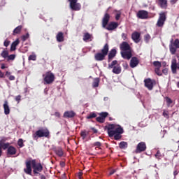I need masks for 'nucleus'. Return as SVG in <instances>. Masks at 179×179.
<instances>
[{"instance_id": "obj_34", "label": "nucleus", "mask_w": 179, "mask_h": 179, "mask_svg": "<svg viewBox=\"0 0 179 179\" xmlns=\"http://www.w3.org/2000/svg\"><path fill=\"white\" fill-rule=\"evenodd\" d=\"M99 115L101 116V117H102L106 121V118H107V117H108V113L102 112V113H99Z\"/></svg>"}, {"instance_id": "obj_18", "label": "nucleus", "mask_w": 179, "mask_h": 179, "mask_svg": "<svg viewBox=\"0 0 179 179\" xmlns=\"http://www.w3.org/2000/svg\"><path fill=\"white\" fill-rule=\"evenodd\" d=\"M3 108L4 110V114L6 115H9L10 114V108H9V102H8V101H4Z\"/></svg>"}, {"instance_id": "obj_33", "label": "nucleus", "mask_w": 179, "mask_h": 179, "mask_svg": "<svg viewBox=\"0 0 179 179\" xmlns=\"http://www.w3.org/2000/svg\"><path fill=\"white\" fill-rule=\"evenodd\" d=\"M8 55L9 52H8V50H3L1 53V57H2L3 58H8Z\"/></svg>"}, {"instance_id": "obj_43", "label": "nucleus", "mask_w": 179, "mask_h": 179, "mask_svg": "<svg viewBox=\"0 0 179 179\" xmlns=\"http://www.w3.org/2000/svg\"><path fill=\"white\" fill-rule=\"evenodd\" d=\"M10 145V144L9 143H4V144L1 146V149H3V150H6V149L8 150V148H9Z\"/></svg>"}, {"instance_id": "obj_32", "label": "nucleus", "mask_w": 179, "mask_h": 179, "mask_svg": "<svg viewBox=\"0 0 179 179\" xmlns=\"http://www.w3.org/2000/svg\"><path fill=\"white\" fill-rule=\"evenodd\" d=\"M97 114L94 112H91L87 117V120H92V118H96Z\"/></svg>"}, {"instance_id": "obj_12", "label": "nucleus", "mask_w": 179, "mask_h": 179, "mask_svg": "<svg viewBox=\"0 0 179 179\" xmlns=\"http://www.w3.org/2000/svg\"><path fill=\"white\" fill-rule=\"evenodd\" d=\"M31 161L29 160L25 162L26 168L24 169V172L25 174H27L28 176H32L31 175Z\"/></svg>"}, {"instance_id": "obj_56", "label": "nucleus", "mask_w": 179, "mask_h": 179, "mask_svg": "<svg viewBox=\"0 0 179 179\" xmlns=\"http://www.w3.org/2000/svg\"><path fill=\"white\" fill-rule=\"evenodd\" d=\"M163 115L165 118H169V113L164 111Z\"/></svg>"}, {"instance_id": "obj_36", "label": "nucleus", "mask_w": 179, "mask_h": 179, "mask_svg": "<svg viewBox=\"0 0 179 179\" xmlns=\"http://www.w3.org/2000/svg\"><path fill=\"white\" fill-rule=\"evenodd\" d=\"M154 66H156L157 68L161 69L162 68V62L159 61H155L153 62Z\"/></svg>"}, {"instance_id": "obj_52", "label": "nucleus", "mask_w": 179, "mask_h": 179, "mask_svg": "<svg viewBox=\"0 0 179 179\" xmlns=\"http://www.w3.org/2000/svg\"><path fill=\"white\" fill-rule=\"evenodd\" d=\"M122 38L124 41L127 40V38H128V35L125 33H122Z\"/></svg>"}, {"instance_id": "obj_4", "label": "nucleus", "mask_w": 179, "mask_h": 179, "mask_svg": "<svg viewBox=\"0 0 179 179\" xmlns=\"http://www.w3.org/2000/svg\"><path fill=\"white\" fill-rule=\"evenodd\" d=\"M108 69H113L112 72L115 75H120L122 71L121 65L118 64V61L117 60H113L111 64H109L108 66Z\"/></svg>"}, {"instance_id": "obj_42", "label": "nucleus", "mask_w": 179, "mask_h": 179, "mask_svg": "<svg viewBox=\"0 0 179 179\" xmlns=\"http://www.w3.org/2000/svg\"><path fill=\"white\" fill-rule=\"evenodd\" d=\"M36 55H31L28 57L29 61H36Z\"/></svg>"}, {"instance_id": "obj_5", "label": "nucleus", "mask_w": 179, "mask_h": 179, "mask_svg": "<svg viewBox=\"0 0 179 179\" xmlns=\"http://www.w3.org/2000/svg\"><path fill=\"white\" fill-rule=\"evenodd\" d=\"M44 85H52L55 80V76L51 71H47L43 74Z\"/></svg>"}, {"instance_id": "obj_1", "label": "nucleus", "mask_w": 179, "mask_h": 179, "mask_svg": "<svg viewBox=\"0 0 179 179\" xmlns=\"http://www.w3.org/2000/svg\"><path fill=\"white\" fill-rule=\"evenodd\" d=\"M115 124H110L105 127V129H107V132L110 138H113L114 136L115 141H120L121 138H122V134H124V129L119 126L115 128Z\"/></svg>"}, {"instance_id": "obj_29", "label": "nucleus", "mask_w": 179, "mask_h": 179, "mask_svg": "<svg viewBox=\"0 0 179 179\" xmlns=\"http://www.w3.org/2000/svg\"><path fill=\"white\" fill-rule=\"evenodd\" d=\"M119 148L120 149H127V148H128V143L124 141H121L119 143Z\"/></svg>"}, {"instance_id": "obj_44", "label": "nucleus", "mask_w": 179, "mask_h": 179, "mask_svg": "<svg viewBox=\"0 0 179 179\" xmlns=\"http://www.w3.org/2000/svg\"><path fill=\"white\" fill-rule=\"evenodd\" d=\"M8 61H13L15 59V58H16V55H10L8 56Z\"/></svg>"}, {"instance_id": "obj_11", "label": "nucleus", "mask_w": 179, "mask_h": 179, "mask_svg": "<svg viewBox=\"0 0 179 179\" xmlns=\"http://www.w3.org/2000/svg\"><path fill=\"white\" fill-rule=\"evenodd\" d=\"M69 7L71 10L78 11L82 9V5L80 3H78V1H74L73 3H69Z\"/></svg>"}, {"instance_id": "obj_23", "label": "nucleus", "mask_w": 179, "mask_h": 179, "mask_svg": "<svg viewBox=\"0 0 179 179\" xmlns=\"http://www.w3.org/2000/svg\"><path fill=\"white\" fill-rule=\"evenodd\" d=\"M76 115V113L73 110L64 112L63 117L64 118H73Z\"/></svg>"}, {"instance_id": "obj_22", "label": "nucleus", "mask_w": 179, "mask_h": 179, "mask_svg": "<svg viewBox=\"0 0 179 179\" xmlns=\"http://www.w3.org/2000/svg\"><path fill=\"white\" fill-rule=\"evenodd\" d=\"M16 148L10 145L7 149V156H13V155H16Z\"/></svg>"}, {"instance_id": "obj_51", "label": "nucleus", "mask_w": 179, "mask_h": 179, "mask_svg": "<svg viewBox=\"0 0 179 179\" xmlns=\"http://www.w3.org/2000/svg\"><path fill=\"white\" fill-rule=\"evenodd\" d=\"M118 13L115 15V20H120V17H121V11H117Z\"/></svg>"}, {"instance_id": "obj_64", "label": "nucleus", "mask_w": 179, "mask_h": 179, "mask_svg": "<svg viewBox=\"0 0 179 179\" xmlns=\"http://www.w3.org/2000/svg\"><path fill=\"white\" fill-rule=\"evenodd\" d=\"M60 166H61V167H65V162H60Z\"/></svg>"}, {"instance_id": "obj_27", "label": "nucleus", "mask_w": 179, "mask_h": 179, "mask_svg": "<svg viewBox=\"0 0 179 179\" xmlns=\"http://www.w3.org/2000/svg\"><path fill=\"white\" fill-rule=\"evenodd\" d=\"M22 29H23V26L20 25L17 27L13 31V36H16V34H20L22 32Z\"/></svg>"}, {"instance_id": "obj_19", "label": "nucleus", "mask_w": 179, "mask_h": 179, "mask_svg": "<svg viewBox=\"0 0 179 179\" xmlns=\"http://www.w3.org/2000/svg\"><path fill=\"white\" fill-rule=\"evenodd\" d=\"M139 64V59L136 57H131L130 60V66L131 68H136Z\"/></svg>"}, {"instance_id": "obj_3", "label": "nucleus", "mask_w": 179, "mask_h": 179, "mask_svg": "<svg viewBox=\"0 0 179 179\" xmlns=\"http://www.w3.org/2000/svg\"><path fill=\"white\" fill-rule=\"evenodd\" d=\"M108 43L104 45L103 48L101 49V52L95 54L94 58L96 61H104L106 57L108 55Z\"/></svg>"}, {"instance_id": "obj_48", "label": "nucleus", "mask_w": 179, "mask_h": 179, "mask_svg": "<svg viewBox=\"0 0 179 179\" xmlns=\"http://www.w3.org/2000/svg\"><path fill=\"white\" fill-rule=\"evenodd\" d=\"M144 40H145V43H149V41L150 40V35H149V34L145 35Z\"/></svg>"}, {"instance_id": "obj_59", "label": "nucleus", "mask_w": 179, "mask_h": 179, "mask_svg": "<svg viewBox=\"0 0 179 179\" xmlns=\"http://www.w3.org/2000/svg\"><path fill=\"white\" fill-rule=\"evenodd\" d=\"M8 79L9 80H15V78L14 76H10Z\"/></svg>"}, {"instance_id": "obj_6", "label": "nucleus", "mask_w": 179, "mask_h": 179, "mask_svg": "<svg viewBox=\"0 0 179 179\" xmlns=\"http://www.w3.org/2000/svg\"><path fill=\"white\" fill-rule=\"evenodd\" d=\"M166 20H167V11H162L159 14V17L156 23L157 27H163L164 23H166Z\"/></svg>"}, {"instance_id": "obj_61", "label": "nucleus", "mask_w": 179, "mask_h": 179, "mask_svg": "<svg viewBox=\"0 0 179 179\" xmlns=\"http://www.w3.org/2000/svg\"><path fill=\"white\" fill-rule=\"evenodd\" d=\"M55 117H57L58 118H59V117H61V114H59V112H55Z\"/></svg>"}, {"instance_id": "obj_7", "label": "nucleus", "mask_w": 179, "mask_h": 179, "mask_svg": "<svg viewBox=\"0 0 179 179\" xmlns=\"http://www.w3.org/2000/svg\"><path fill=\"white\" fill-rule=\"evenodd\" d=\"M31 164L34 174H38V173L43 171V165H41V163H36V160H32Z\"/></svg>"}, {"instance_id": "obj_20", "label": "nucleus", "mask_w": 179, "mask_h": 179, "mask_svg": "<svg viewBox=\"0 0 179 179\" xmlns=\"http://www.w3.org/2000/svg\"><path fill=\"white\" fill-rule=\"evenodd\" d=\"M118 27V23L115 22H110L107 27H106V30L111 31V30H115Z\"/></svg>"}, {"instance_id": "obj_54", "label": "nucleus", "mask_w": 179, "mask_h": 179, "mask_svg": "<svg viewBox=\"0 0 179 179\" xmlns=\"http://www.w3.org/2000/svg\"><path fill=\"white\" fill-rule=\"evenodd\" d=\"M162 73H164V75H167L169 73V69H164L162 70Z\"/></svg>"}, {"instance_id": "obj_53", "label": "nucleus", "mask_w": 179, "mask_h": 179, "mask_svg": "<svg viewBox=\"0 0 179 179\" xmlns=\"http://www.w3.org/2000/svg\"><path fill=\"white\" fill-rule=\"evenodd\" d=\"M6 140L2 138L1 140H0V148H2V146L3 145V144L5 143Z\"/></svg>"}, {"instance_id": "obj_46", "label": "nucleus", "mask_w": 179, "mask_h": 179, "mask_svg": "<svg viewBox=\"0 0 179 179\" xmlns=\"http://www.w3.org/2000/svg\"><path fill=\"white\" fill-rule=\"evenodd\" d=\"M80 136L83 138V139H86V136H87V134L86 133V131H81Z\"/></svg>"}, {"instance_id": "obj_37", "label": "nucleus", "mask_w": 179, "mask_h": 179, "mask_svg": "<svg viewBox=\"0 0 179 179\" xmlns=\"http://www.w3.org/2000/svg\"><path fill=\"white\" fill-rule=\"evenodd\" d=\"M96 121L97 122H99L100 124H104L106 122V120L101 117V116L97 117L96 118Z\"/></svg>"}, {"instance_id": "obj_49", "label": "nucleus", "mask_w": 179, "mask_h": 179, "mask_svg": "<svg viewBox=\"0 0 179 179\" xmlns=\"http://www.w3.org/2000/svg\"><path fill=\"white\" fill-rule=\"evenodd\" d=\"M9 44H10V41L6 39L3 42L4 47H9Z\"/></svg>"}, {"instance_id": "obj_31", "label": "nucleus", "mask_w": 179, "mask_h": 179, "mask_svg": "<svg viewBox=\"0 0 179 179\" xmlns=\"http://www.w3.org/2000/svg\"><path fill=\"white\" fill-rule=\"evenodd\" d=\"M177 48H176V47L175 48L174 45H170L169 50L172 55H174L176 52H177Z\"/></svg>"}, {"instance_id": "obj_55", "label": "nucleus", "mask_w": 179, "mask_h": 179, "mask_svg": "<svg viewBox=\"0 0 179 179\" xmlns=\"http://www.w3.org/2000/svg\"><path fill=\"white\" fill-rule=\"evenodd\" d=\"M122 66H123V68L124 69H128V63H127V62H124V63H123L122 64Z\"/></svg>"}, {"instance_id": "obj_41", "label": "nucleus", "mask_w": 179, "mask_h": 179, "mask_svg": "<svg viewBox=\"0 0 179 179\" xmlns=\"http://www.w3.org/2000/svg\"><path fill=\"white\" fill-rule=\"evenodd\" d=\"M155 156L156 159H157L158 160H160V157H162V153L160 152V150H157Z\"/></svg>"}, {"instance_id": "obj_9", "label": "nucleus", "mask_w": 179, "mask_h": 179, "mask_svg": "<svg viewBox=\"0 0 179 179\" xmlns=\"http://www.w3.org/2000/svg\"><path fill=\"white\" fill-rule=\"evenodd\" d=\"M144 83L148 90H153V86L156 85V80L150 78H146L144 80Z\"/></svg>"}, {"instance_id": "obj_8", "label": "nucleus", "mask_w": 179, "mask_h": 179, "mask_svg": "<svg viewBox=\"0 0 179 179\" xmlns=\"http://www.w3.org/2000/svg\"><path fill=\"white\" fill-rule=\"evenodd\" d=\"M147 148H148L146 147V143H145L143 141H141V142L138 143L134 152L136 155H138L139 153H142L143 152H145Z\"/></svg>"}, {"instance_id": "obj_30", "label": "nucleus", "mask_w": 179, "mask_h": 179, "mask_svg": "<svg viewBox=\"0 0 179 179\" xmlns=\"http://www.w3.org/2000/svg\"><path fill=\"white\" fill-rule=\"evenodd\" d=\"M100 83V78H96L94 79V82L92 83L93 87H99V85Z\"/></svg>"}, {"instance_id": "obj_17", "label": "nucleus", "mask_w": 179, "mask_h": 179, "mask_svg": "<svg viewBox=\"0 0 179 179\" xmlns=\"http://www.w3.org/2000/svg\"><path fill=\"white\" fill-rule=\"evenodd\" d=\"M53 152L59 157H62V156H64V150H62V148L61 147H55L53 148Z\"/></svg>"}, {"instance_id": "obj_50", "label": "nucleus", "mask_w": 179, "mask_h": 179, "mask_svg": "<svg viewBox=\"0 0 179 179\" xmlns=\"http://www.w3.org/2000/svg\"><path fill=\"white\" fill-rule=\"evenodd\" d=\"M15 101L17 102V103H20V100H22V96L18 95L15 97Z\"/></svg>"}, {"instance_id": "obj_35", "label": "nucleus", "mask_w": 179, "mask_h": 179, "mask_svg": "<svg viewBox=\"0 0 179 179\" xmlns=\"http://www.w3.org/2000/svg\"><path fill=\"white\" fill-rule=\"evenodd\" d=\"M92 146H95L96 149H101V143L96 141L92 144Z\"/></svg>"}, {"instance_id": "obj_57", "label": "nucleus", "mask_w": 179, "mask_h": 179, "mask_svg": "<svg viewBox=\"0 0 179 179\" xmlns=\"http://www.w3.org/2000/svg\"><path fill=\"white\" fill-rule=\"evenodd\" d=\"M0 78H5V73L0 70Z\"/></svg>"}, {"instance_id": "obj_40", "label": "nucleus", "mask_w": 179, "mask_h": 179, "mask_svg": "<svg viewBox=\"0 0 179 179\" xmlns=\"http://www.w3.org/2000/svg\"><path fill=\"white\" fill-rule=\"evenodd\" d=\"M17 145L20 148H23V146H24V144L23 143V139L20 138L17 141Z\"/></svg>"}, {"instance_id": "obj_13", "label": "nucleus", "mask_w": 179, "mask_h": 179, "mask_svg": "<svg viewBox=\"0 0 179 179\" xmlns=\"http://www.w3.org/2000/svg\"><path fill=\"white\" fill-rule=\"evenodd\" d=\"M131 39L136 44H138V43H140L141 42V33H139L138 31L133 32L131 34Z\"/></svg>"}, {"instance_id": "obj_16", "label": "nucleus", "mask_w": 179, "mask_h": 179, "mask_svg": "<svg viewBox=\"0 0 179 179\" xmlns=\"http://www.w3.org/2000/svg\"><path fill=\"white\" fill-rule=\"evenodd\" d=\"M108 22H110V14L106 13H105V15L102 19V27L103 28L107 27V24H108Z\"/></svg>"}, {"instance_id": "obj_63", "label": "nucleus", "mask_w": 179, "mask_h": 179, "mask_svg": "<svg viewBox=\"0 0 179 179\" xmlns=\"http://www.w3.org/2000/svg\"><path fill=\"white\" fill-rule=\"evenodd\" d=\"M170 2L171 3V5H174V3H177V0H171Z\"/></svg>"}, {"instance_id": "obj_21", "label": "nucleus", "mask_w": 179, "mask_h": 179, "mask_svg": "<svg viewBox=\"0 0 179 179\" xmlns=\"http://www.w3.org/2000/svg\"><path fill=\"white\" fill-rule=\"evenodd\" d=\"M83 40L85 43H87V41H92L93 40V35L90 34L89 32L84 33Z\"/></svg>"}, {"instance_id": "obj_25", "label": "nucleus", "mask_w": 179, "mask_h": 179, "mask_svg": "<svg viewBox=\"0 0 179 179\" xmlns=\"http://www.w3.org/2000/svg\"><path fill=\"white\" fill-rule=\"evenodd\" d=\"M158 6H160L162 9H167L168 3L167 0H158Z\"/></svg>"}, {"instance_id": "obj_28", "label": "nucleus", "mask_w": 179, "mask_h": 179, "mask_svg": "<svg viewBox=\"0 0 179 179\" xmlns=\"http://www.w3.org/2000/svg\"><path fill=\"white\" fill-rule=\"evenodd\" d=\"M57 41L62 43L64 41V33L59 32L56 36Z\"/></svg>"}, {"instance_id": "obj_39", "label": "nucleus", "mask_w": 179, "mask_h": 179, "mask_svg": "<svg viewBox=\"0 0 179 179\" xmlns=\"http://www.w3.org/2000/svg\"><path fill=\"white\" fill-rule=\"evenodd\" d=\"M166 104H167L168 107H170V104H171L173 103V100H171L170 99V97H169V96L166 97Z\"/></svg>"}, {"instance_id": "obj_2", "label": "nucleus", "mask_w": 179, "mask_h": 179, "mask_svg": "<svg viewBox=\"0 0 179 179\" xmlns=\"http://www.w3.org/2000/svg\"><path fill=\"white\" fill-rule=\"evenodd\" d=\"M32 138L37 141L38 138H50V130L47 128H40L35 134H32Z\"/></svg>"}, {"instance_id": "obj_60", "label": "nucleus", "mask_w": 179, "mask_h": 179, "mask_svg": "<svg viewBox=\"0 0 179 179\" xmlns=\"http://www.w3.org/2000/svg\"><path fill=\"white\" fill-rule=\"evenodd\" d=\"M78 178H79V179H82V176H83V173L79 172L78 174Z\"/></svg>"}, {"instance_id": "obj_15", "label": "nucleus", "mask_w": 179, "mask_h": 179, "mask_svg": "<svg viewBox=\"0 0 179 179\" xmlns=\"http://www.w3.org/2000/svg\"><path fill=\"white\" fill-rule=\"evenodd\" d=\"M120 54L124 59H131V58H132V50L120 52Z\"/></svg>"}, {"instance_id": "obj_10", "label": "nucleus", "mask_w": 179, "mask_h": 179, "mask_svg": "<svg viewBox=\"0 0 179 179\" xmlns=\"http://www.w3.org/2000/svg\"><path fill=\"white\" fill-rule=\"evenodd\" d=\"M136 17L138 19H148L149 13L145 10H140L138 11Z\"/></svg>"}, {"instance_id": "obj_14", "label": "nucleus", "mask_w": 179, "mask_h": 179, "mask_svg": "<svg viewBox=\"0 0 179 179\" xmlns=\"http://www.w3.org/2000/svg\"><path fill=\"white\" fill-rule=\"evenodd\" d=\"M120 49L121 50V52L124 51H131V45H129V43L127 42H122L120 45Z\"/></svg>"}, {"instance_id": "obj_62", "label": "nucleus", "mask_w": 179, "mask_h": 179, "mask_svg": "<svg viewBox=\"0 0 179 179\" xmlns=\"http://www.w3.org/2000/svg\"><path fill=\"white\" fill-rule=\"evenodd\" d=\"M91 129L93 131L94 134H97L98 131L96 128L92 127Z\"/></svg>"}, {"instance_id": "obj_58", "label": "nucleus", "mask_w": 179, "mask_h": 179, "mask_svg": "<svg viewBox=\"0 0 179 179\" xmlns=\"http://www.w3.org/2000/svg\"><path fill=\"white\" fill-rule=\"evenodd\" d=\"M117 171L115 169H113L112 171H110L109 176H113Z\"/></svg>"}, {"instance_id": "obj_47", "label": "nucleus", "mask_w": 179, "mask_h": 179, "mask_svg": "<svg viewBox=\"0 0 179 179\" xmlns=\"http://www.w3.org/2000/svg\"><path fill=\"white\" fill-rule=\"evenodd\" d=\"M173 45L176 48H179V39H176L173 42Z\"/></svg>"}, {"instance_id": "obj_26", "label": "nucleus", "mask_w": 179, "mask_h": 179, "mask_svg": "<svg viewBox=\"0 0 179 179\" xmlns=\"http://www.w3.org/2000/svg\"><path fill=\"white\" fill-rule=\"evenodd\" d=\"M20 43V41H19V39H16L14 42H13L10 45V51H15L16 47H17V45H19Z\"/></svg>"}, {"instance_id": "obj_38", "label": "nucleus", "mask_w": 179, "mask_h": 179, "mask_svg": "<svg viewBox=\"0 0 179 179\" xmlns=\"http://www.w3.org/2000/svg\"><path fill=\"white\" fill-rule=\"evenodd\" d=\"M29 36L30 35L29 34V33H27L25 35H22L21 36V40L22 41H26V40H27V38H29Z\"/></svg>"}, {"instance_id": "obj_45", "label": "nucleus", "mask_w": 179, "mask_h": 179, "mask_svg": "<svg viewBox=\"0 0 179 179\" xmlns=\"http://www.w3.org/2000/svg\"><path fill=\"white\" fill-rule=\"evenodd\" d=\"M155 72L158 76H162V71H160V69L159 68H155Z\"/></svg>"}, {"instance_id": "obj_24", "label": "nucleus", "mask_w": 179, "mask_h": 179, "mask_svg": "<svg viewBox=\"0 0 179 179\" xmlns=\"http://www.w3.org/2000/svg\"><path fill=\"white\" fill-rule=\"evenodd\" d=\"M115 55H117V50L115 49H112L108 54V62H111L113 58H114Z\"/></svg>"}]
</instances>
